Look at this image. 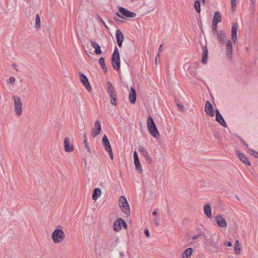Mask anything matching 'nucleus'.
<instances>
[{"label":"nucleus","mask_w":258,"mask_h":258,"mask_svg":"<svg viewBox=\"0 0 258 258\" xmlns=\"http://www.w3.org/2000/svg\"><path fill=\"white\" fill-rule=\"evenodd\" d=\"M51 237L54 244L63 242L66 238V234L62 230L61 226H57L51 233Z\"/></svg>","instance_id":"f257e3e1"},{"label":"nucleus","mask_w":258,"mask_h":258,"mask_svg":"<svg viewBox=\"0 0 258 258\" xmlns=\"http://www.w3.org/2000/svg\"><path fill=\"white\" fill-rule=\"evenodd\" d=\"M205 243L207 245L216 247L219 242V235L217 233L209 234L205 236Z\"/></svg>","instance_id":"f03ea898"},{"label":"nucleus","mask_w":258,"mask_h":258,"mask_svg":"<svg viewBox=\"0 0 258 258\" xmlns=\"http://www.w3.org/2000/svg\"><path fill=\"white\" fill-rule=\"evenodd\" d=\"M14 100V111L17 116H20L23 112L22 102L20 97L14 96L13 97Z\"/></svg>","instance_id":"7ed1b4c3"},{"label":"nucleus","mask_w":258,"mask_h":258,"mask_svg":"<svg viewBox=\"0 0 258 258\" xmlns=\"http://www.w3.org/2000/svg\"><path fill=\"white\" fill-rule=\"evenodd\" d=\"M111 63L113 68L116 71H119L120 68V56L119 50L116 47L112 56Z\"/></svg>","instance_id":"20e7f679"},{"label":"nucleus","mask_w":258,"mask_h":258,"mask_svg":"<svg viewBox=\"0 0 258 258\" xmlns=\"http://www.w3.org/2000/svg\"><path fill=\"white\" fill-rule=\"evenodd\" d=\"M119 207L123 212L127 216L130 215L131 210L129 204L124 196H121L119 200Z\"/></svg>","instance_id":"39448f33"},{"label":"nucleus","mask_w":258,"mask_h":258,"mask_svg":"<svg viewBox=\"0 0 258 258\" xmlns=\"http://www.w3.org/2000/svg\"><path fill=\"white\" fill-rule=\"evenodd\" d=\"M122 225L123 228L125 229H126L127 228V226L124 220H123L121 218H118L116 220L113 224V230L116 232H118L121 229Z\"/></svg>","instance_id":"423d86ee"},{"label":"nucleus","mask_w":258,"mask_h":258,"mask_svg":"<svg viewBox=\"0 0 258 258\" xmlns=\"http://www.w3.org/2000/svg\"><path fill=\"white\" fill-rule=\"evenodd\" d=\"M101 131V122L99 120H96L94 124V127L92 132L91 133V136L93 138H95L100 134Z\"/></svg>","instance_id":"0eeeda50"},{"label":"nucleus","mask_w":258,"mask_h":258,"mask_svg":"<svg viewBox=\"0 0 258 258\" xmlns=\"http://www.w3.org/2000/svg\"><path fill=\"white\" fill-rule=\"evenodd\" d=\"M79 75L80 81L83 84L84 86L88 91L91 92L92 88L86 76L82 73H79Z\"/></svg>","instance_id":"6e6552de"},{"label":"nucleus","mask_w":258,"mask_h":258,"mask_svg":"<svg viewBox=\"0 0 258 258\" xmlns=\"http://www.w3.org/2000/svg\"><path fill=\"white\" fill-rule=\"evenodd\" d=\"M214 218L215 222L220 227L226 228L227 226L226 219L221 215H218Z\"/></svg>","instance_id":"1a4fd4ad"},{"label":"nucleus","mask_w":258,"mask_h":258,"mask_svg":"<svg viewBox=\"0 0 258 258\" xmlns=\"http://www.w3.org/2000/svg\"><path fill=\"white\" fill-rule=\"evenodd\" d=\"M64 147L66 152L70 153L74 150V146L71 140L68 137L64 139Z\"/></svg>","instance_id":"9d476101"},{"label":"nucleus","mask_w":258,"mask_h":258,"mask_svg":"<svg viewBox=\"0 0 258 258\" xmlns=\"http://www.w3.org/2000/svg\"><path fill=\"white\" fill-rule=\"evenodd\" d=\"M119 12L122 15L128 18H134L136 16V14L128 11L125 8L122 7L119 8Z\"/></svg>","instance_id":"9b49d317"},{"label":"nucleus","mask_w":258,"mask_h":258,"mask_svg":"<svg viewBox=\"0 0 258 258\" xmlns=\"http://www.w3.org/2000/svg\"><path fill=\"white\" fill-rule=\"evenodd\" d=\"M205 111L206 114L209 116H214L215 114L213 106L209 101H207L206 102Z\"/></svg>","instance_id":"f8f14e48"},{"label":"nucleus","mask_w":258,"mask_h":258,"mask_svg":"<svg viewBox=\"0 0 258 258\" xmlns=\"http://www.w3.org/2000/svg\"><path fill=\"white\" fill-rule=\"evenodd\" d=\"M134 163L135 164L137 170L139 172L141 173L142 172V168L138 158L137 152L136 151L134 152Z\"/></svg>","instance_id":"ddd939ff"},{"label":"nucleus","mask_w":258,"mask_h":258,"mask_svg":"<svg viewBox=\"0 0 258 258\" xmlns=\"http://www.w3.org/2000/svg\"><path fill=\"white\" fill-rule=\"evenodd\" d=\"M238 29V25L234 23L231 29V39H232L234 44L237 42V33Z\"/></svg>","instance_id":"4468645a"},{"label":"nucleus","mask_w":258,"mask_h":258,"mask_svg":"<svg viewBox=\"0 0 258 258\" xmlns=\"http://www.w3.org/2000/svg\"><path fill=\"white\" fill-rule=\"evenodd\" d=\"M236 155L238 156L239 160L246 165H250V162L248 160L247 157L243 153H240L239 151H236Z\"/></svg>","instance_id":"2eb2a0df"},{"label":"nucleus","mask_w":258,"mask_h":258,"mask_svg":"<svg viewBox=\"0 0 258 258\" xmlns=\"http://www.w3.org/2000/svg\"><path fill=\"white\" fill-rule=\"evenodd\" d=\"M116 38L118 45L121 47L124 40V36L121 31L119 29H117L116 31Z\"/></svg>","instance_id":"dca6fc26"},{"label":"nucleus","mask_w":258,"mask_h":258,"mask_svg":"<svg viewBox=\"0 0 258 258\" xmlns=\"http://www.w3.org/2000/svg\"><path fill=\"white\" fill-rule=\"evenodd\" d=\"M226 48V55L229 58L231 59L232 56V44L231 40H229L227 41Z\"/></svg>","instance_id":"f3484780"},{"label":"nucleus","mask_w":258,"mask_h":258,"mask_svg":"<svg viewBox=\"0 0 258 258\" xmlns=\"http://www.w3.org/2000/svg\"><path fill=\"white\" fill-rule=\"evenodd\" d=\"M149 133L155 138H158L159 137V133L157 130L156 126H151L147 128Z\"/></svg>","instance_id":"a211bd4d"},{"label":"nucleus","mask_w":258,"mask_h":258,"mask_svg":"<svg viewBox=\"0 0 258 258\" xmlns=\"http://www.w3.org/2000/svg\"><path fill=\"white\" fill-rule=\"evenodd\" d=\"M130 90H131V92L129 94V99H130V102L132 104H135L136 101V96H137L136 92L133 87H131Z\"/></svg>","instance_id":"6ab92c4d"},{"label":"nucleus","mask_w":258,"mask_h":258,"mask_svg":"<svg viewBox=\"0 0 258 258\" xmlns=\"http://www.w3.org/2000/svg\"><path fill=\"white\" fill-rule=\"evenodd\" d=\"M102 144L106 151L111 149L109 140L105 135L103 136L102 138Z\"/></svg>","instance_id":"aec40b11"},{"label":"nucleus","mask_w":258,"mask_h":258,"mask_svg":"<svg viewBox=\"0 0 258 258\" xmlns=\"http://www.w3.org/2000/svg\"><path fill=\"white\" fill-rule=\"evenodd\" d=\"M216 118L217 121L220 123L221 125H222L224 126H227L223 117H222V116L221 115L218 109L216 110Z\"/></svg>","instance_id":"412c9836"},{"label":"nucleus","mask_w":258,"mask_h":258,"mask_svg":"<svg viewBox=\"0 0 258 258\" xmlns=\"http://www.w3.org/2000/svg\"><path fill=\"white\" fill-rule=\"evenodd\" d=\"M215 35H217L219 42L222 43H225L226 35L223 31H220V32H217Z\"/></svg>","instance_id":"4be33fe9"},{"label":"nucleus","mask_w":258,"mask_h":258,"mask_svg":"<svg viewBox=\"0 0 258 258\" xmlns=\"http://www.w3.org/2000/svg\"><path fill=\"white\" fill-rule=\"evenodd\" d=\"M91 44L92 47L95 49L94 52L96 54H100L102 53L101 47L97 42L93 41H91Z\"/></svg>","instance_id":"5701e85b"},{"label":"nucleus","mask_w":258,"mask_h":258,"mask_svg":"<svg viewBox=\"0 0 258 258\" xmlns=\"http://www.w3.org/2000/svg\"><path fill=\"white\" fill-rule=\"evenodd\" d=\"M140 151L142 153L143 155L144 156L146 160L149 163H150L151 162V158H150L149 154L147 151L144 149V148L142 147H140L139 148Z\"/></svg>","instance_id":"b1692460"},{"label":"nucleus","mask_w":258,"mask_h":258,"mask_svg":"<svg viewBox=\"0 0 258 258\" xmlns=\"http://www.w3.org/2000/svg\"><path fill=\"white\" fill-rule=\"evenodd\" d=\"M204 211L205 214L208 218H212L211 208L209 204H206L204 205Z\"/></svg>","instance_id":"393cba45"},{"label":"nucleus","mask_w":258,"mask_h":258,"mask_svg":"<svg viewBox=\"0 0 258 258\" xmlns=\"http://www.w3.org/2000/svg\"><path fill=\"white\" fill-rule=\"evenodd\" d=\"M107 93L109 95L110 97H112V96L115 95L114 94V88L112 86V84L110 82H108L107 83Z\"/></svg>","instance_id":"a878e982"},{"label":"nucleus","mask_w":258,"mask_h":258,"mask_svg":"<svg viewBox=\"0 0 258 258\" xmlns=\"http://www.w3.org/2000/svg\"><path fill=\"white\" fill-rule=\"evenodd\" d=\"M101 189L100 188H96L94 190L92 196V199L96 201L98 198L101 195Z\"/></svg>","instance_id":"bb28decb"},{"label":"nucleus","mask_w":258,"mask_h":258,"mask_svg":"<svg viewBox=\"0 0 258 258\" xmlns=\"http://www.w3.org/2000/svg\"><path fill=\"white\" fill-rule=\"evenodd\" d=\"M208 49L207 46H205L203 47V58L202 60V62L204 64H206L207 62V59H208Z\"/></svg>","instance_id":"cd10ccee"},{"label":"nucleus","mask_w":258,"mask_h":258,"mask_svg":"<svg viewBox=\"0 0 258 258\" xmlns=\"http://www.w3.org/2000/svg\"><path fill=\"white\" fill-rule=\"evenodd\" d=\"M193 250L191 248H187L182 253V258H189L192 253Z\"/></svg>","instance_id":"c85d7f7f"},{"label":"nucleus","mask_w":258,"mask_h":258,"mask_svg":"<svg viewBox=\"0 0 258 258\" xmlns=\"http://www.w3.org/2000/svg\"><path fill=\"white\" fill-rule=\"evenodd\" d=\"M221 21V17L220 13L216 12L213 19V23H218Z\"/></svg>","instance_id":"c756f323"},{"label":"nucleus","mask_w":258,"mask_h":258,"mask_svg":"<svg viewBox=\"0 0 258 258\" xmlns=\"http://www.w3.org/2000/svg\"><path fill=\"white\" fill-rule=\"evenodd\" d=\"M147 125V128L150 127L151 126H156L155 123L153 120V119L151 116H149L148 117Z\"/></svg>","instance_id":"7c9ffc66"},{"label":"nucleus","mask_w":258,"mask_h":258,"mask_svg":"<svg viewBox=\"0 0 258 258\" xmlns=\"http://www.w3.org/2000/svg\"><path fill=\"white\" fill-rule=\"evenodd\" d=\"M35 27L37 29H39L41 27V21L40 17L38 14L36 15V19H35Z\"/></svg>","instance_id":"2f4dec72"},{"label":"nucleus","mask_w":258,"mask_h":258,"mask_svg":"<svg viewBox=\"0 0 258 258\" xmlns=\"http://www.w3.org/2000/svg\"><path fill=\"white\" fill-rule=\"evenodd\" d=\"M194 8H195L196 11L198 13H199L201 12V5H200V2L199 1H196L195 2Z\"/></svg>","instance_id":"473e14b6"},{"label":"nucleus","mask_w":258,"mask_h":258,"mask_svg":"<svg viewBox=\"0 0 258 258\" xmlns=\"http://www.w3.org/2000/svg\"><path fill=\"white\" fill-rule=\"evenodd\" d=\"M234 250L235 253L236 255H239L241 253V249L240 246H234Z\"/></svg>","instance_id":"72a5a7b5"},{"label":"nucleus","mask_w":258,"mask_h":258,"mask_svg":"<svg viewBox=\"0 0 258 258\" xmlns=\"http://www.w3.org/2000/svg\"><path fill=\"white\" fill-rule=\"evenodd\" d=\"M77 127L80 131H83L85 128V123L84 121L78 122L77 124Z\"/></svg>","instance_id":"f704fd0d"},{"label":"nucleus","mask_w":258,"mask_h":258,"mask_svg":"<svg viewBox=\"0 0 258 258\" xmlns=\"http://www.w3.org/2000/svg\"><path fill=\"white\" fill-rule=\"evenodd\" d=\"M237 0H231V9L233 12L236 9V6Z\"/></svg>","instance_id":"c9c22d12"},{"label":"nucleus","mask_w":258,"mask_h":258,"mask_svg":"<svg viewBox=\"0 0 258 258\" xmlns=\"http://www.w3.org/2000/svg\"><path fill=\"white\" fill-rule=\"evenodd\" d=\"M213 34L214 35L217 33L219 31L218 30L217 23H213Z\"/></svg>","instance_id":"e433bc0d"},{"label":"nucleus","mask_w":258,"mask_h":258,"mask_svg":"<svg viewBox=\"0 0 258 258\" xmlns=\"http://www.w3.org/2000/svg\"><path fill=\"white\" fill-rule=\"evenodd\" d=\"M110 98H111V103L114 105V106H116L117 105V101H116V98L115 96V95H113L112 96V97H110Z\"/></svg>","instance_id":"4c0bfd02"},{"label":"nucleus","mask_w":258,"mask_h":258,"mask_svg":"<svg viewBox=\"0 0 258 258\" xmlns=\"http://www.w3.org/2000/svg\"><path fill=\"white\" fill-rule=\"evenodd\" d=\"M99 62L101 67L105 66V59L103 57H101L99 59Z\"/></svg>","instance_id":"58836bf2"},{"label":"nucleus","mask_w":258,"mask_h":258,"mask_svg":"<svg viewBox=\"0 0 258 258\" xmlns=\"http://www.w3.org/2000/svg\"><path fill=\"white\" fill-rule=\"evenodd\" d=\"M83 143H84V144L85 145V148L87 150V151L90 152V149H89V147L88 146V142L87 141V139L86 138H85V140H84Z\"/></svg>","instance_id":"ea45409f"},{"label":"nucleus","mask_w":258,"mask_h":258,"mask_svg":"<svg viewBox=\"0 0 258 258\" xmlns=\"http://www.w3.org/2000/svg\"><path fill=\"white\" fill-rule=\"evenodd\" d=\"M250 154L253 156L255 158H258V153L253 150H251Z\"/></svg>","instance_id":"a19ab883"},{"label":"nucleus","mask_w":258,"mask_h":258,"mask_svg":"<svg viewBox=\"0 0 258 258\" xmlns=\"http://www.w3.org/2000/svg\"><path fill=\"white\" fill-rule=\"evenodd\" d=\"M15 82V79L14 77H11L10 78H9V80L8 81V83L13 85Z\"/></svg>","instance_id":"79ce46f5"},{"label":"nucleus","mask_w":258,"mask_h":258,"mask_svg":"<svg viewBox=\"0 0 258 258\" xmlns=\"http://www.w3.org/2000/svg\"><path fill=\"white\" fill-rule=\"evenodd\" d=\"M107 151L108 152V153L109 155V157H110V159H113V152L112 151V149L107 150Z\"/></svg>","instance_id":"37998d69"},{"label":"nucleus","mask_w":258,"mask_h":258,"mask_svg":"<svg viewBox=\"0 0 258 258\" xmlns=\"http://www.w3.org/2000/svg\"><path fill=\"white\" fill-rule=\"evenodd\" d=\"M177 105L179 110H180L182 111H183V110H184L183 105L182 104H181L180 103H177Z\"/></svg>","instance_id":"c03bdc74"},{"label":"nucleus","mask_w":258,"mask_h":258,"mask_svg":"<svg viewBox=\"0 0 258 258\" xmlns=\"http://www.w3.org/2000/svg\"><path fill=\"white\" fill-rule=\"evenodd\" d=\"M162 44H161L160 47H159V50H158V55H157V56L158 57H159L160 55V54L162 52Z\"/></svg>","instance_id":"a18cd8bd"},{"label":"nucleus","mask_w":258,"mask_h":258,"mask_svg":"<svg viewBox=\"0 0 258 258\" xmlns=\"http://www.w3.org/2000/svg\"><path fill=\"white\" fill-rule=\"evenodd\" d=\"M145 235H146V236L147 237H149V236H150V233H149V231L148 230L146 229L145 230Z\"/></svg>","instance_id":"49530a36"},{"label":"nucleus","mask_w":258,"mask_h":258,"mask_svg":"<svg viewBox=\"0 0 258 258\" xmlns=\"http://www.w3.org/2000/svg\"><path fill=\"white\" fill-rule=\"evenodd\" d=\"M255 0H250V5L251 6L254 8L255 5Z\"/></svg>","instance_id":"de8ad7c7"},{"label":"nucleus","mask_w":258,"mask_h":258,"mask_svg":"<svg viewBox=\"0 0 258 258\" xmlns=\"http://www.w3.org/2000/svg\"><path fill=\"white\" fill-rule=\"evenodd\" d=\"M201 236L200 234H197L193 236L192 239L195 240Z\"/></svg>","instance_id":"09e8293b"},{"label":"nucleus","mask_w":258,"mask_h":258,"mask_svg":"<svg viewBox=\"0 0 258 258\" xmlns=\"http://www.w3.org/2000/svg\"><path fill=\"white\" fill-rule=\"evenodd\" d=\"M240 246V244H239V242L238 240H236L235 242V244H234V246Z\"/></svg>","instance_id":"8fccbe9b"},{"label":"nucleus","mask_w":258,"mask_h":258,"mask_svg":"<svg viewBox=\"0 0 258 258\" xmlns=\"http://www.w3.org/2000/svg\"><path fill=\"white\" fill-rule=\"evenodd\" d=\"M226 245L228 247H230L232 245V243L230 241L226 242Z\"/></svg>","instance_id":"3c124183"},{"label":"nucleus","mask_w":258,"mask_h":258,"mask_svg":"<svg viewBox=\"0 0 258 258\" xmlns=\"http://www.w3.org/2000/svg\"><path fill=\"white\" fill-rule=\"evenodd\" d=\"M153 222L156 225H158V219H155L153 220Z\"/></svg>","instance_id":"603ef678"},{"label":"nucleus","mask_w":258,"mask_h":258,"mask_svg":"<svg viewBox=\"0 0 258 258\" xmlns=\"http://www.w3.org/2000/svg\"><path fill=\"white\" fill-rule=\"evenodd\" d=\"M102 68L103 69V70H104V71L106 73L107 72V67L105 66L104 67H102Z\"/></svg>","instance_id":"864d4df0"},{"label":"nucleus","mask_w":258,"mask_h":258,"mask_svg":"<svg viewBox=\"0 0 258 258\" xmlns=\"http://www.w3.org/2000/svg\"><path fill=\"white\" fill-rule=\"evenodd\" d=\"M13 66L14 67V69H15L17 71H19V70L16 68V65L15 64H13Z\"/></svg>","instance_id":"5fc2aeb1"},{"label":"nucleus","mask_w":258,"mask_h":258,"mask_svg":"<svg viewBox=\"0 0 258 258\" xmlns=\"http://www.w3.org/2000/svg\"><path fill=\"white\" fill-rule=\"evenodd\" d=\"M116 15H117L118 17H120V18H123V17H122V16H121L120 14H119L118 13H116Z\"/></svg>","instance_id":"6e6d98bb"},{"label":"nucleus","mask_w":258,"mask_h":258,"mask_svg":"<svg viewBox=\"0 0 258 258\" xmlns=\"http://www.w3.org/2000/svg\"><path fill=\"white\" fill-rule=\"evenodd\" d=\"M100 20H101V22L104 25V26L105 27H107L106 24H105V22L103 21V20L102 19H100Z\"/></svg>","instance_id":"4d7b16f0"},{"label":"nucleus","mask_w":258,"mask_h":258,"mask_svg":"<svg viewBox=\"0 0 258 258\" xmlns=\"http://www.w3.org/2000/svg\"><path fill=\"white\" fill-rule=\"evenodd\" d=\"M201 1H202V4L203 5H205V3H206V0H201Z\"/></svg>","instance_id":"13d9d810"},{"label":"nucleus","mask_w":258,"mask_h":258,"mask_svg":"<svg viewBox=\"0 0 258 258\" xmlns=\"http://www.w3.org/2000/svg\"><path fill=\"white\" fill-rule=\"evenodd\" d=\"M242 143H243V144L246 146V147H247L248 146V145L247 144L245 143V142L244 141H242Z\"/></svg>","instance_id":"bf43d9fd"},{"label":"nucleus","mask_w":258,"mask_h":258,"mask_svg":"<svg viewBox=\"0 0 258 258\" xmlns=\"http://www.w3.org/2000/svg\"><path fill=\"white\" fill-rule=\"evenodd\" d=\"M157 214V212L156 211H154L153 212V215H156Z\"/></svg>","instance_id":"052dcab7"},{"label":"nucleus","mask_w":258,"mask_h":258,"mask_svg":"<svg viewBox=\"0 0 258 258\" xmlns=\"http://www.w3.org/2000/svg\"><path fill=\"white\" fill-rule=\"evenodd\" d=\"M157 62H158V60H157V57H156L155 58V63L156 64H157Z\"/></svg>","instance_id":"680f3d73"},{"label":"nucleus","mask_w":258,"mask_h":258,"mask_svg":"<svg viewBox=\"0 0 258 258\" xmlns=\"http://www.w3.org/2000/svg\"><path fill=\"white\" fill-rule=\"evenodd\" d=\"M120 255H121V256H124V254L122 253H120Z\"/></svg>","instance_id":"e2e57ef3"}]
</instances>
